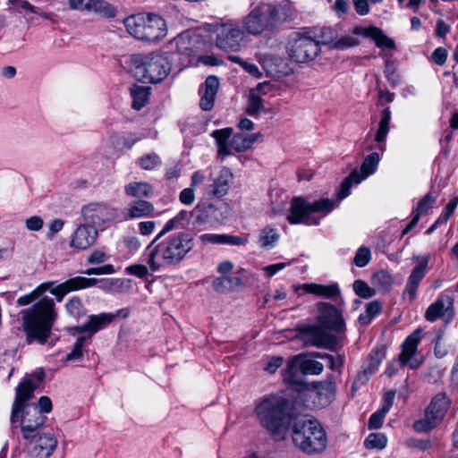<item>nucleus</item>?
Here are the masks:
<instances>
[{
  "mask_svg": "<svg viewBox=\"0 0 458 458\" xmlns=\"http://www.w3.org/2000/svg\"><path fill=\"white\" fill-rule=\"evenodd\" d=\"M195 247L194 234L181 230L162 239L156 236L144 251L145 261L156 272L161 267L179 265Z\"/></svg>",
  "mask_w": 458,
  "mask_h": 458,
  "instance_id": "1",
  "label": "nucleus"
},
{
  "mask_svg": "<svg viewBox=\"0 0 458 458\" xmlns=\"http://www.w3.org/2000/svg\"><path fill=\"white\" fill-rule=\"evenodd\" d=\"M260 425L276 439H283L289 425L299 415L293 400L281 394H269L255 407Z\"/></svg>",
  "mask_w": 458,
  "mask_h": 458,
  "instance_id": "2",
  "label": "nucleus"
},
{
  "mask_svg": "<svg viewBox=\"0 0 458 458\" xmlns=\"http://www.w3.org/2000/svg\"><path fill=\"white\" fill-rule=\"evenodd\" d=\"M19 316L26 336L25 342L28 344H47L58 317L54 300L47 296L41 298L30 308L21 310Z\"/></svg>",
  "mask_w": 458,
  "mask_h": 458,
  "instance_id": "3",
  "label": "nucleus"
},
{
  "mask_svg": "<svg viewBox=\"0 0 458 458\" xmlns=\"http://www.w3.org/2000/svg\"><path fill=\"white\" fill-rule=\"evenodd\" d=\"M284 381L298 392L303 405L310 409H322L333 401L335 383L331 377L327 380L307 384L298 377V369L294 363L287 365L283 373Z\"/></svg>",
  "mask_w": 458,
  "mask_h": 458,
  "instance_id": "4",
  "label": "nucleus"
},
{
  "mask_svg": "<svg viewBox=\"0 0 458 458\" xmlns=\"http://www.w3.org/2000/svg\"><path fill=\"white\" fill-rule=\"evenodd\" d=\"M294 445L307 454L323 452L327 446V435L318 420L308 415L297 416L292 426Z\"/></svg>",
  "mask_w": 458,
  "mask_h": 458,
  "instance_id": "5",
  "label": "nucleus"
},
{
  "mask_svg": "<svg viewBox=\"0 0 458 458\" xmlns=\"http://www.w3.org/2000/svg\"><path fill=\"white\" fill-rule=\"evenodd\" d=\"M131 64L135 77L145 83H158L171 72L172 66L162 54H135L131 55Z\"/></svg>",
  "mask_w": 458,
  "mask_h": 458,
  "instance_id": "6",
  "label": "nucleus"
},
{
  "mask_svg": "<svg viewBox=\"0 0 458 458\" xmlns=\"http://www.w3.org/2000/svg\"><path fill=\"white\" fill-rule=\"evenodd\" d=\"M335 208V202L330 199H319L314 202H309L303 197H294L290 205L287 221L292 225L305 224L317 225L319 218L313 214L327 215Z\"/></svg>",
  "mask_w": 458,
  "mask_h": 458,
  "instance_id": "7",
  "label": "nucleus"
},
{
  "mask_svg": "<svg viewBox=\"0 0 458 458\" xmlns=\"http://www.w3.org/2000/svg\"><path fill=\"white\" fill-rule=\"evenodd\" d=\"M123 23L130 35L140 40L156 41L166 35L165 21L157 14H133L124 19Z\"/></svg>",
  "mask_w": 458,
  "mask_h": 458,
  "instance_id": "8",
  "label": "nucleus"
},
{
  "mask_svg": "<svg viewBox=\"0 0 458 458\" xmlns=\"http://www.w3.org/2000/svg\"><path fill=\"white\" fill-rule=\"evenodd\" d=\"M452 403L445 392L435 394L424 411V418L415 420L412 428L418 433H427L439 426L446 416Z\"/></svg>",
  "mask_w": 458,
  "mask_h": 458,
  "instance_id": "9",
  "label": "nucleus"
},
{
  "mask_svg": "<svg viewBox=\"0 0 458 458\" xmlns=\"http://www.w3.org/2000/svg\"><path fill=\"white\" fill-rule=\"evenodd\" d=\"M286 50L296 63L314 60L320 53L319 42L310 32H293L288 36Z\"/></svg>",
  "mask_w": 458,
  "mask_h": 458,
  "instance_id": "10",
  "label": "nucleus"
},
{
  "mask_svg": "<svg viewBox=\"0 0 458 458\" xmlns=\"http://www.w3.org/2000/svg\"><path fill=\"white\" fill-rule=\"evenodd\" d=\"M301 337L306 345L324 348L332 352L341 349L345 335H336L329 333L321 326H309L301 329Z\"/></svg>",
  "mask_w": 458,
  "mask_h": 458,
  "instance_id": "11",
  "label": "nucleus"
},
{
  "mask_svg": "<svg viewBox=\"0 0 458 458\" xmlns=\"http://www.w3.org/2000/svg\"><path fill=\"white\" fill-rule=\"evenodd\" d=\"M242 24L236 21H227L217 26L216 44L225 51H238L245 37Z\"/></svg>",
  "mask_w": 458,
  "mask_h": 458,
  "instance_id": "12",
  "label": "nucleus"
},
{
  "mask_svg": "<svg viewBox=\"0 0 458 458\" xmlns=\"http://www.w3.org/2000/svg\"><path fill=\"white\" fill-rule=\"evenodd\" d=\"M379 163V155L377 152H372L368 155L360 166V173L354 169L351 174L342 182L340 189L337 192L339 200L346 198L351 191L352 184H358L362 180L374 174Z\"/></svg>",
  "mask_w": 458,
  "mask_h": 458,
  "instance_id": "13",
  "label": "nucleus"
},
{
  "mask_svg": "<svg viewBox=\"0 0 458 458\" xmlns=\"http://www.w3.org/2000/svg\"><path fill=\"white\" fill-rule=\"evenodd\" d=\"M318 322L319 326L327 330H331L338 335H345V324L340 310L328 302L319 301L317 303Z\"/></svg>",
  "mask_w": 458,
  "mask_h": 458,
  "instance_id": "14",
  "label": "nucleus"
},
{
  "mask_svg": "<svg viewBox=\"0 0 458 458\" xmlns=\"http://www.w3.org/2000/svg\"><path fill=\"white\" fill-rule=\"evenodd\" d=\"M81 215L85 223L92 226H101L114 219L116 209L103 202H92L81 208Z\"/></svg>",
  "mask_w": 458,
  "mask_h": 458,
  "instance_id": "15",
  "label": "nucleus"
},
{
  "mask_svg": "<svg viewBox=\"0 0 458 458\" xmlns=\"http://www.w3.org/2000/svg\"><path fill=\"white\" fill-rule=\"evenodd\" d=\"M262 4L263 13L267 16L272 31L283 23L292 20L295 13L293 4L288 0L278 4Z\"/></svg>",
  "mask_w": 458,
  "mask_h": 458,
  "instance_id": "16",
  "label": "nucleus"
},
{
  "mask_svg": "<svg viewBox=\"0 0 458 458\" xmlns=\"http://www.w3.org/2000/svg\"><path fill=\"white\" fill-rule=\"evenodd\" d=\"M47 417L40 412L37 406L25 409L21 418V432L24 439H33L46 422Z\"/></svg>",
  "mask_w": 458,
  "mask_h": 458,
  "instance_id": "17",
  "label": "nucleus"
},
{
  "mask_svg": "<svg viewBox=\"0 0 458 458\" xmlns=\"http://www.w3.org/2000/svg\"><path fill=\"white\" fill-rule=\"evenodd\" d=\"M44 377L43 371L26 376L16 387L14 403L28 408L27 402L33 398L35 390L42 383Z\"/></svg>",
  "mask_w": 458,
  "mask_h": 458,
  "instance_id": "18",
  "label": "nucleus"
},
{
  "mask_svg": "<svg viewBox=\"0 0 458 458\" xmlns=\"http://www.w3.org/2000/svg\"><path fill=\"white\" fill-rule=\"evenodd\" d=\"M97 283L98 279L96 278L75 276L59 284L56 286H54L53 284L47 291H49L53 295H55L58 301H62L64 297L70 292L89 288L94 286Z\"/></svg>",
  "mask_w": 458,
  "mask_h": 458,
  "instance_id": "19",
  "label": "nucleus"
},
{
  "mask_svg": "<svg viewBox=\"0 0 458 458\" xmlns=\"http://www.w3.org/2000/svg\"><path fill=\"white\" fill-rule=\"evenodd\" d=\"M261 3L243 19V27L249 34L260 35L264 31H272L267 16L263 13Z\"/></svg>",
  "mask_w": 458,
  "mask_h": 458,
  "instance_id": "20",
  "label": "nucleus"
},
{
  "mask_svg": "<svg viewBox=\"0 0 458 458\" xmlns=\"http://www.w3.org/2000/svg\"><path fill=\"white\" fill-rule=\"evenodd\" d=\"M416 259L419 260V263L411 270L403 291V296L408 295L410 302L416 299L417 289L427 273L429 256H420Z\"/></svg>",
  "mask_w": 458,
  "mask_h": 458,
  "instance_id": "21",
  "label": "nucleus"
},
{
  "mask_svg": "<svg viewBox=\"0 0 458 458\" xmlns=\"http://www.w3.org/2000/svg\"><path fill=\"white\" fill-rule=\"evenodd\" d=\"M98 236V232L94 226L87 223L81 225L73 232L70 246L79 250H87L96 242Z\"/></svg>",
  "mask_w": 458,
  "mask_h": 458,
  "instance_id": "22",
  "label": "nucleus"
},
{
  "mask_svg": "<svg viewBox=\"0 0 458 458\" xmlns=\"http://www.w3.org/2000/svg\"><path fill=\"white\" fill-rule=\"evenodd\" d=\"M30 440V453L37 458H48L57 445V440L50 432H40Z\"/></svg>",
  "mask_w": 458,
  "mask_h": 458,
  "instance_id": "23",
  "label": "nucleus"
},
{
  "mask_svg": "<svg viewBox=\"0 0 458 458\" xmlns=\"http://www.w3.org/2000/svg\"><path fill=\"white\" fill-rule=\"evenodd\" d=\"M352 34L371 38L377 47L390 50L395 48L394 41L388 38L380 28L375 26H369L367 28L356 26L352 30Z\"/></svg>",
  "mask_w": 458,
  "mask_h": 458,
  "instance_id": "24",
  "label": "nucleus"
},
{
  "mask_svg": "<svg viewBox=\"0 0 458 458\" xmlns=\"http://www.w3.org/2000/svg\"><path fill=\"white\" fill-rule=\"evenodd\" d=\"M155 216L154 205L143 199H139L129 203L123 211V217L125 220H134L141 217H153Z\"/></svg>",
  "mask_w": 458,
  "mask_h": 458,
  "instance_id": "25",
  "label": "nucleus"
},
{
  "mask_svg": "<svg viewBox=\"0 0 458 458\" xmlns=\"http://www.w3.org/2000/svg\"><path fill=\"white\" fill-rule=\"evenodd\" d=\"M453 305L454 299L450 295L441 294L428 307L425 312V318L428 321L434 322L443 317L450 309H453Z\"/></svg>",
  "mask_w": 458,
  "mask_h": 458,
  "instance_id": "26",
  "label": "nucleus"
},
{
  "mask_svg": "<svg viewBox=\"0 0 458 458\" xmlns=\"http://www.w3.org/2000/svg\"><path fill=\"white\" fill-rule=\"evenodd\" d=\"M233 174L228 167H222L216 177L213 179V183L208 186V195L209 197H223L228 190Z\"/></svg>",
  "mask_w": 458,
  "mask_h": 458,
  "instance_id": "27",
  "label": "nucleus"
},
{
  "mask_svg": "<svg viewBox=\"0 0 458 458\" xmlns=\"http://www.w3.org/2000/svg\"><path fill=\"white\" fill-rule=\"evenodd\" d=\"M204 92L199 100V106L203 111H210L215 103V98L219 88V81L216 76H208L204 83Z\"/></svg>",
  "mask_w": 458,
  "mask_h": 458,
  "instance_id": "28",
  "label": "nucleus"
},
{
  "mask_svg": "<svg viewBox=\"0 0 458 458\" xmlns=\"http://www.w3.org/2000/svg\"><path fill=\"white\" fill-rule=\"evenodd\" d=\"M304 292L314 294L317 297L335 300L340 296V288L336 283L330 284H305L302 285Z\"/></svg>",
  "mask_w": 458,
  "mask_h": 458,
  "instance_id": "29",
  "label": "nucleus"
},
{
  "mask_svg": "<svg viewBox=\"0 0 458 458\" xmlns=\"http://www.w3.org/2000/svg\"><path fill=\"white\" fill-rule=\"evenodd\" d=\"M191 216V213L182 210L180 211L175 216L169 219L161 231L156 235L157 236V239H162L165 237L167 233L174 230H179L185 227V225L188 224L190 218Z\"/></svg>",
  "mask_w": 458,
  "mask_h": 458,
  "instance_id": "30",
  "label": "nucleus"
},
{
  "mask_svg": "<svg viewBox=\"0 0 458 458\" xmlns=\"http://www.w3.org/2000/svg\"><path fill=\"white\" fill-rule=\"evenodd\" d=\"M391 120L390 107H386L382 110L378 129L375 135V140L377 143V148L381 151L386 149V139L389 131V124Z\"/></svg>",
  "mask_w": 458,
  "mask_h": 458,
  "instance_id": "31",
  "label": "nucleus"
},
{
  "mask_svg": "<svg viewBox=\"0 0 458 458\" xmlns=\"http://www.w3.org/2000/svg\"><path fill=\"white\" fill-rule=\"evenodd\" d=\"M202 242H208L213 244H228V245H245L247 239L240 236L227 234L205 233L200 236Z\"/></svg>",
  "mask_w": 458,
  "mask_h": 458,
  "instance_id": "32",
  "label": "nucleus"
},
{
  "mask_svg": "<svg viewBox=\"0 0 458 458\" xmlns=\"http://www.w3.org/2000/svg\"><path fill=\"white\" fill-rule=\"evenodd\" d=\"M124 191L127 196L140 199L152 196L154 189L148 182H133L125 185Z\"/></svg>",
  "mask_w": 458,
  "mask_h": 458,
  "instance_id": "33",
  "label": "nucleus"
},
{
  "mask_svg": "<svg viewBox=\"0 0 458 458\" xmlns=\"http://www.w3.org/2000/svg\"><path fill=\"white\" fill-rule=\"evenodd\" d=\"M233 134V128L227 127L220 130H215L212 137L216 140L218 147V155L225 157L231 154L230 144L228 140Z\"/></svg>",
  "mask_w": 458,
  "mask_h": 458,
  "instance_id": "34",
  "label": "nucleus"
},
{
  "mask_svg": "<svg viewBox=\"0 0 458 458\" xmlns=\"http://www.w3.org/2000/svg\"><path fill=\"white\" fill-rule=\"evenodd\" d=\"M151 88L148 86L133 85L131 88V95L132 98V108L140 110L147 105L149 99Z\"/></svg>",
  "mask_w": 458,
  "mask_h": 458,
  "instance_id": "35",
  "label": "nucleus"
},
{
  "mask_svg": "<svg viewBox=\"0 0 458 458\" xmlns=\"http://www.w3.org/2000/svg\"><path fill=\"white\" fill-rule=\"evenodd\" d=\"M422 330L417 328L403 342L402 352L400 353L403 360H411L417 352L418 344L420 341Z\"/></svg>",
  "mask_w": 458,
  "mask_h": 458,
  "instance_id": "36",
  "label": "nucleus"
},
{
  "mask_svg": "<svg viewBox=\"0 0 458 458\" xmlns=\"http://www.w3.org/2000/svg\"><path fill=\"white\" fill-rule=\"evenodd\" d=\"M84 10L98 13L107 18H113L116 13V9L105 0H88L84 4Z\"/></svg>",
  "mask_w": 458,
  "mask_h": 458,
  "instance_id": "37",
  "label": "nucleus"
},
{
  "mask_svg": "<svg viewBox=\"0 0 458 458\" xmlns=\"http://www.w3.org/2000/svg\"><path fill=\"white\" fill-rule=\"evenodd\" d=\"M114 319V316L111 313H101L99 315L89 316L88 320L89 334L87 336H89V339L91 340V336L95 333L109 325Z\"/></svg>",
  "mask_w": 458,
  "mask_h": 458,
  "instance_id": "38",
  "label": "nucleus"
},
{
  "mask_svg": "<svg viewBox=\"0 0 458 458\" xmlns=\"http://www.w3.org/2000/svg\"><path fill=\"white\" fill-rule=\"evenodd\" d=\"M293 363L290 362L289 364ZM298 369V377L303 380L302 376L319 375L323 372L324 366L321 362L308 359L302 360L299 366L294 362Z\"/></svg>",
  "mask_w": 458,
  "mask_h": 458,
  "instance_id": "39",
  "label": "nucleus"
},
{
  "mask_svg": "<svg viewBox=\"0 0 458 458\" xmlns=\"http://www.w3.org/2000/svg\"><path fill=\"white\" fill-rule=\"evenodd\" d=\"M53 284H55L54 282H46L41 284L39 286H38L35 290H33L30 293L25 294L23 296H21L17 300V304L19 306H26L32 302H34L36 300L39 299L41 295L47 292L49 287H51Z\"/></svg>",
  "mask_w": 458,
  "mask_h": 458,
  "instance_id": "40",
  "label": "nucleus"
},
{
  "mask_svg": "<svg viewBox=\"0 0 458 458\" xmlns=\"http://www.w3.org/2000/svg\"><path fill=\"white\" fill-rule=\"evenodd\" d=\"M279 239L276 230L267 226L261 230L259 242L262 248H269L274 245Z\"/></svg>",
  "mask_w": 458,
  "mask_h": 458,
  "instance_id": "41",
  "label": "nucleus"
},
{
  "mask_svg": "<svg viewBox=\"0 0 458 458\" xmlns=\"http://www.w3.org/2000/svg\"><path fill=\"white\" fill-rule=\"evenodd\" d=\"M67 312L77 318L86 316L87 310L79 297H72L65 305Z\"/></svg>",
  "mask_w": 458,
  "mask_h": 458,
  "instance_id": "42",
  "label": "nucleus"
},
{
  "mask_svg": "<svg viewBox=\"0 0 458 458\" xmlns=\"http://www.w3.org/2000/svg\"><path fill=\"white\" fill-rule=\"evenodd\" d=\"M373 284L382 290H388L394 282L392 275L386 270L377 272L372 277Z\"/></svg>",
  "mask_w": 458,
  "mask_h": 458,
  "instance_id": "43",
  "label": "nucleus"
},
{
  "mask_svg": "<svg viewBox=\"0 0 458 458\" xmlns=\"http://www.w3.org/2000/svg\"><path fill=\"white\" fill-rule=\"evenodd\" d=\"M89 336L82 335L77 338L72 350L66 356L67 360H80L83 356V346L89 344Z\"/></svg>",
  "mask_w": 458,
  "mask_h": 458,
  "instance_id": "44",
  "label": "nucleus"
},
{
  "mask_svg": "<svg viewBox=\"0 0 458 458\" xmlns=\"http://www.w3.org/2000/svg\"><path fill=\"white\" fill-rule=\"evenodd\" d=\"M386 356L384 348H375L369 355V362L365 366L369 369L372 372H376Z\"/></svg>",
  "mask_w": 458,
  "mask_h": 458,
  "instance_id": "45",
  "label": "nucleus"
},
{
  "mask_svg": "<svg viewBox=\"0 0 458 458\" xmlns=\"http://www.w3.org/2000/svg\"><path fill=\"white\" fill-rule=\"evenodd\" d=\"M387 439L385 435L380 433H371L364 441L367 449H383L386 445Z\"/></svg>",
  "mask_w": 458,
  "mask_h": 458,
  "instance_id": "46",
  "label": "nucleus"
},
{
  "mask_svg": "<svg viewBox=\"0 0 458 458\" xmlns=\"http://www.w3.org/2000/svg\"><path fill=\"white\" fill-rule=\"evenodd\" d=\"M436 202V198L430 193L426 194L418 203L415 209L412 210L411 215H418L419 218L423 214H426Z\"/></svg>",
  "mask_w": 458,
  "mask_h": 458,
  "instance_id": "47",
  "label": "nucleus"
},
{
  "mask_svg": "<svg viewBox=\"0 0 458 458\" xmlns=\"http://www.w3.org/2000/svg\"><path fill=\"white\" fill-rule=\"evenodd\" d=\"M139 165L144 170H152L161 165V159L156 153H150L139 158Z\"/></svg>",
  "mask_w": 458,
  "mask_h": 458,
  "instance_id": "48",
  "label": "nucleus"
},
{
  "mask_svg": "<svg viewBox=\"0 0 458 458\" xmlns=\"http://www.w3.org/2000/svg\"><path fill=\"white\" fill-rule=\"evenodd\" d=\"M353 291L358 296L364 299L370 298L376 294V290L369 287V284L362 280L354 281Z\"/></svg>",
  "mask_w": 458,
  "mask_h": 458,
  "instance_id": "49",
  "label": "nucleus"
},
{
  "mask_svg": "<svg viewBox=\"0 0 458 458\" xmlns=\"http://www.w3.org/2000/svg\"><path fill=\"white\" fill-rule=\"evenodd\" d=\"M360 45V40L355 38L351 35H345L336 39L334 42V45L331 46L332 48L337 50H344L349 47H356Z\"/></svg>",
  "mask_w": 458,
  "mask_h": 458,
  "instance_id": "50",
  "label": "nucleus"
},
{
  "mask_svg": "<svg viewBox=\"0 0 458 458\" xmlns=\"http://www.w3.org/2000/svg\"><path fill=\"white\" fill-rule=\"evenodd\" d=\"M250 142L246 140V135L237 133L233 137L230 146L237 152H243L250 149Z\"/></svg>",
  "mask_w": 458,
  "mask_h": 458,
  "instance_id": "51",
  "label": "nucleus"
},
{
  "mask_svg": "<svg viewBox=\"0 0 458 458\" xmlns=\"http://www.w3.org/2000/svg\"><path fill=\"white\" fill-rule=\"evenodd\" d=\"M409 360H403L401 354H399L397 359L393 360L387 366L385 373L388 377H393L397 374L400 369H403L404 367L408 364Z\"/></svg>",
  "mask_w": 458,
  "mask_h": 458,
  "instance_id": "52",
  "label": "nucleus"
},
{
  "mask_svg": "<svg viewBox=\"0 0 458 458\" xmlns=\"http://www.w3.org/2000/svg\"><path fill=\"white\" fill-rule=\"evenodd\" d=\"M370 250L367 247H360L353 259L354 264L359 267H365L370 260Z\"/></svg>",
  "mask_w": 458,
  "mask_h": 458,
  "instance_id": "53",
  "label": "nucleus"
},
{
  "mask_svg": "<svg viewBox=\"0 0 458 458\" xmlns=\"http://www.w3.org/2000/svg\"><path fill=\"white\" fill-rule=\"evenodd\" d=\"M262 99L255 94H250L248 101L247 113L250 115H257L263 108Z\"/></svg>",
  "mask_w": 458,
  "mask_h": 458,
  "instance_id": "54",
  "label": "nucleus"
},
{
  "mask_svg": "<svg viewBox=\"0 0 458 458\" xmlns=\"http://www.w3.org/2000/svg\"><path fill=\"white\" fill-rule=\"evenodd\" d=\"M458 206V196L454 197L445 207L443 213L438 217L442 223L446 224L449 218L454 215Z\"/></svg>",
  "mask_w": 458,
  "mask_h": 458,
  "instance_id": "55",
  "label": "nucleus"
},
{
  "mask_svg": "<svg viewBox=\"0 0 458 458\" xmlns=\"http://www.w3.org/2000/svg\"><path fill=\"white\" fill-rule=\"evenodd\" d=\"M406 445L411 448L419 449L420 451H427L432 445L429 439L408 438L405 442Z\"/></svg>",
  "mask_w": 458,
  "mask_h": 458,
  "instance_id": "56",
  "label": "nucleus"
},
{
  "mask_svg": "<svg viewBox=\"0 0 458 458\" xmlns=\"http://www.w3.org/2000/svg\"><path fill=\"white\" fill-rule=\"evenodd\" d=\"M386 411L379 409L377 411L374 412L368 422V428L369 429H377L379 428L384 421V419L386 415Z\"/></svg>",
  "mask_w": 458,
  "mask_h": 458,
  "instance_id": "57",
  "label": "nucleus"
},
{
  "mask_svg": "<svg viewBox=\"0 0 458 458\" xmlns=\"http://www.w3.org/2000/svg\"><path fill=\"white\" fill-rule=\"evenodd\" d=\"M125 271L128 275H132L139 278H145L148 275V267L141 264L131 265L126 267Z\"/></svg>",
  "mask_w": 458,
  "mask_h": 458,
  "instance_id": "58",
  "label": "nucleus"
},
{
  "mask_svg": "<svg viewBox=\"0 0 458 458\" xmlns=\"http://www.w3.org/2000/svg\"><path fill=\"white\" fill-rule=\"evenodd\" d=\"M373 374H374V372H372L369 369H368L367 367L364 366L362 368V370L357 374V376L354 379L352 387L366 385L368 383V381L369 380V377Z\"/></svg>",
  "mask_w": 458,
  "mask_h": 458,
  "instance_id": "59",
  "label": "nucleus"
},
{
  "mask_svg": "<svg viewBox=\"0 0 458 458\" xmlns=\"http://www.w3.org/2000/svg\"><path fill=\"white\" fill-rule=\"evenodd\" d=\"M317 40L319 42V45L320 44L334 45V42L335 40V34H334L333 30L331 28H327V27L322 28L320 30L319 39H317Z\"/></svg>",
  "mask_w": 458,
  "mask_h": 458,
  "instance_id": "60",
  "label": "nucleus"
},
{
  "mask_svg": "<svg viewBox=\"0 0 458 458\" xmlns=\"http://www.w3.org/2000/svg\"><path fill=\"white\" fill-rule=\"evenodd\" d=\"M43 225L44 221L39 216H32L25 220L26 228L30 231H39Z\"/></svg>",
  "mask_w": 458,
  "mask_h": 458,
  "instance_id": "61",
  "label": "nucleus"
},
{
  "mask_svg": "<svg viewBox=\"0 0 458 458\" xmlns=\"http://www.w3.org/2000/svg\"><path fill=\"white\" fill-rule=\"evenodd\" d=\"M176 44H177V51L180 54L184 55L188 57L194 55V51H193V49L191 47V44L189 40L186 41L183 38H180L177 40Z\"/></svg>",
  "mask_w": 458,
  "mask_h": 458,
  "instance_id": "62",
  "label": "nucleus"
},
{
  "mask_svg": "<svg viewBox=\"0 0 458 458\" xmlns=\"http://www.w3.org/2000/svg\"><path fill=\"white\" fill-rule=\"evenodd\" d=\"M433 62L438 65H443L446 62L447 50L444 47H437L431 55Z\"/></svg>",
  "mask_w": 458,
  "mask_h": 458,
  "instance_id": "63",
  "label": "nucleus"
},
{
  "mask_svg": "<svg viewBox=\"0 0 458 458\" xmlns=\"http://www.w3.org/2000/svg\"><path fill=\"white\" fill-rule=\"evenodd\" d=\"M326 360L328 361V368L331 370H337L340 372L341 369L344 366V362L343 356L338 355L336 358H335L333 355L327 354V357L326 358Z\"/></svg>",
  "mask_w": 458,
  "mask_h": 458,
  "instance_id": "64",
  "label": "nucleus"
}]
</instances>
